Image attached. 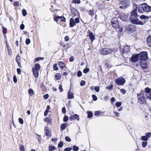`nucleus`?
<instances>
[{
    "mask_svg": "<svg viewBox=\"0 0 151 151\" xmlns=\"http://www.w3.org/2000/svg\"><path fill=\"white\" fill-rule=\"evenodd\" d=\"M20 151H25L24 147L23 145H21L19 147Z\"/></svg>",
    "mask_w": 151,
    "mask_h": 151,
    "instance_id": "obj_35",
    "label": "nucleus"
},
{
    "mask_svg": "<svg viewBox=\"0 0 151 151\" xmlns=\"http://www.w3.org/2000/svg\"><path fill=\"white\" fill-rule=\"evenodd\" d=\"M45 130L46 131V134L48 136L50 137L51 136V132L50 131L48 127H45Z\"/></svg>",
    "mask_w": 151,
    "mask_h": 151,
    "instance_id": "obj_14",
    "label": "nucleus"
},
{
    "mask_svg": "<svg viewBox=\"0 0 151 151\" xmlns=\"http://www.w3.org/2000/svg\"><path fill=\"white\" fill-rule=\"evenodd\" d=\"M85 84V82L83 81H82L81 82L80 85L81 86H84Z\"/></svg>",
    "mask_w": 151,
    "mask_h": 151,
    "instance_id": "obj_62",
    "label": "nucleus"
},
{
    "mask_svg": "<svg viewBox=\"0 0 151 151\" xmlns=\"http://www.w3.org/2000/svg\"><path fill=\"white\" fill-rule=\"evenodd\" d=\"M40 68V65L37 63L35 65V67L32 68V71L33 74L35 77L36 78H37L39 76V73L38 70H39Z\"/></svg>",
    "mask_w": 151,
    "mask_h": 151,
    "instance_id": "obj_3",
    "label": "nucleus"
},
{
    "mask_svg": "<svg viewBox=\"0 0 151 151\" xmlns=\"http://www.w3.org/2000/svg\"><path fill=\"white\" fill-rule=\"evenodd\" d=\"M88 114V118H91L93 116V114L91 112H87Z\"/></svg>",
    "mask_w": 151,
    "mask_h": 151,
    "instance_id": "obj_30",
    "label": "nucleus"
},
{
    "mask_svg": "<svg viewBox=\"0 0 151 151\" xmlns=\"http://www.w3.org/2000/svg\"><path fill=\"white\" fill-rule=\"evenodd\" d=\"M114 50L111 48H104L101 49L100 50V53L104 55H106L113 52Z\"/></svg>",
    "mask_w": 151,
    "mask_h": 151,
    "instance_id": "obj_4",
    "label": "nucleus"
},
{
    "mask_svg": "<svg viewBox=\"0 0 151 151\" xmlns=\"http://www.w3.org/2000/svg\"><path fill=\"white\" fill-rule=\"evenodd\" d=\"M126 29L129 32L131 33L135 31V28L133 25H129L126 27Z\"/></svg>",
    "mask_w": 151,
    "mask_h": 151,
    "instance_id": "obj_9",
    "label": "nucleus"
},
{
    "mask_svg": "<svg viewBox=\"0 0 151 151\" xmlns=\"http://www.w3.org/2000/svg\"><path fill=\"white\" fill-rule=\"evenodd\" d=\"M94 11L92 10H90L89 11V14L92 17L94 15Z\"/></svg>",
    "mask_w": 151,
    "mask_h": 151,
    "instance_id": "obj_31",
    "label": "nucleus"
},
{
    "mask_svg": "<svg viewBox=\"0 0 151 151\" xmlns=\"http://www.w3.org/2000/svg\"><path fill=\"white\" fill-rule=\"evenodd\" d=\"M79 22V20L78 18H76L75 19V23H78Z\"/></svg>",
    "mask_w": 151,
    "mask_h": 151,
    "instance_id": "obj_59",
    "label": "nucleus"
},
{
    "mask_svg": "<svg viewBox=\"0 0 151 151\" xmlns=\"http://www.w3.org/2000/svg\"><path fill=\"white\" fill-rule=\"evenodd\" d=\"M101 114V113L99 111H95L94 114L95 116H98Z\"/></svg>",
    "mask_w": 151,
    "mask_h": 151,
    "instance_id": "obj_44",
    "label": "nucleus"
},
{
    "mask_svg": "<svg viewBox=\"0 0 151 151\" xmlns=\"http://www.w3.org/2000/svg\"><path fill=\"white\" fill-rule=\"evenodd\" d=\"M139 59L138 54L135 55H133L131 58V60L132 62H136Z\"/></svg>",
    "mask_w": 151,
    "mask_h": 151,
    "instance_id": "obj_11",
    "label": "nucleus"
},
{
    "mask_svg": "<svg viewBox=\"0 0 151 151\" xmlns=\"http://www.w3.org/2000/svg\"><path fill=\"white\" fill-rule=\"evenodd\" d=\"M115 81L118 85H123L125 82V80L124 78L119 77L115 79Z\"/></svg>",
    "mask_w": 151,
    "mask_h": 151,
    "instance_id": "obj_7",
    "label": "nucleus"
},
{
    "mask_svg": "<svg viewBox=\"0 0 151 151\" xmlns=\"http://www.w3.org/2000/svg\"><path fill=\"white\" fill-rule=\"evenodd\" d=\"M44 121L47 122V123L51 124V118L50 117H46L44 120Z\"/></svg>",
    "mask_w": 151,
    "mask_h": 151,
    "instance_id": "obj_21",
    "label": "nucleus"
},
{
    "mask_svg": "<svg viewBox=\"0 0 151 151\" xmlns=\"http://www.w3.org/2000/svg\"><path fill=\"white\" fill-rule=\"evenodd\" d=\"M141 139L145 141H146L148 140V139L147 137L145 136H143L142 137Z\"/></svg>",
    "mask_w": 151,
    "mask_h": 151,
    "instance_id": "obj_27",
    "label": "nucleus"
},
{
    "mask_svg": "<svg viewBox=\"0 0 151 151\" xmlns=\"http://www.w3.org/2000/svg\"><path fill=\"white\" fill-rule=\"evenodd\" d=\"M141 67L143 69L146 68L147 65L146 61L141 62Z\"/></svg>",
    "mask_w": 151,
    "mask_h": 151,
    "instance_id": "obj_18",
    "label": "nucleus"
},
{
    "mask_svg": "<svg viewBox=\"0 0 151 151\" xmlns=\"http://www.w3.org/2000/svg\"><path fill=\"white\" fill-rule=\"evenodd\" d=\"M74 117L75 119H76L77 120L79 121V116L77 114H75L74 115Z\"/></svg>",
    "mask_w": 151,
    "mask_h": 151,
    "instance_id": "obj_40",
    "label": "nucleus"
},
{
    "mask_svg": "<svg viewBox=\"0 0 151 151\" xmlns=\"http://www.w3.org/2000/svg\"><path fill=\"white\" fill-rule=\"evenodd\" d=\"M3 32L4 33L6 34L7 33V29L6 28L3 27L2 28Z\"/></svg>",
    "mask_w": 151,
    "mask_h": 151,
    "instance_id": "obj_49",
    "label": "nucleus"
},
{
    "mask_svg": "<svg viewBox=\"0 0 151 151\" xmlns=\"http://www.w3.org/2000/svg\"><path fill=\"white\" fill-rule=\"evenodd\" d=\"M137 96L138 99L141 101L142 103L144 102L145 99V98L143 95L142 94H138Z\"/></svg>",
    "mask_w": 151,
    "mask_h": 151,
    "instance_id": "obj_13",
    "label": "nucleus"
},
{
    "mask_svg": "<svg viewBox=\"0 0 151 151\" xmlns=\"http://www.w3.org/2000/svg\"><path fill=\"white\" fill-rule=\"evenodd\" d=\"M76 25L74 21V19L73 18H71L70 20V27H72Z\"/></svg>",
    "mask_w": 151,
    "mask_h": 151,
    "instance_id": "obj_16",
    "label": "nucleus"
},
{
    "mask_svg": "<svg viewBox=\"0 0 151 151\" xmlns=\"http://www.w3.org/2000/svg\"><path fill=\"white\" fill-rule=\"evenodd\" d=\"M54 21L58 23V21L60 19V20H61L63 22H65V18H64L63 17H59V16H57V17H54Z\"/></svg>",
    "mask_w": 151,
    "mask_h": 151,
    "instance_id": "obj_10",
    "label": "nucleus"
},
{
    "mask_svg": "<svg viewBox=\"0 0 151 151\" xmlns=\"http://www.w3.org/2000/svg\"><path fill=\"white\" fill-rule=\"evenodd\" d=\"M73 149L74 151H78L79 150V148L78 147L74 145L73 147Z\"/></svg>",
    "mask_w": 151,
    "mask_h": 151,
    "instance_id": "obj_32",
    "label": "nucleus"
},
{
    "mask_svg": "<svg viewBox=\"0 0 151 151\" xmlns=\"http://www.w3.org/2000/svg\"><path fill=\"white\" fill-rule=\"evenodd\" d=\"M138 56L140 61H145L148 58L147 53L145 51L142 52L138 54Z\"/></svg>",
    "mask_w": 151,
    "mask_h": 151,
    "instance_id": "obj_5",
    "label": "nucleus"
},
{
    "mask_svg": "<svg viewBox=\"0 0 151 151\" xmlns=\"http://www.w3.org/2000/svg\"><path fill=\"white\" fill-rule=\"evenodd\" d=\"M147 144V141H144L142 142V145L143 147H145Z\"/></svg>",
    "mask_w": 151,
    "mask_h": 151,
    "instance_id": "obj_34",
    "label": "nucleus"
},
{
    "mask_svg": "<svg viewBox=\"0 0 151 151\" xmlns=\"http://www.w3.org/2000/svg\"><path fill=\"white\" fill-rule=\"evenodd\" d=\"M37 138V139H38L39 142H41V137L40 135H38V134H36V135Z\"/></svg>",
    "mask_w": 151,
    "mask_h": 151,
    "instance_id": "obj_48",
    "label": "nucleus"
},
{
    "mask_svg": "<svg viewBox=\"0 0 151 151\" xmlns=\"http://www.w3.org/2000/svg\"><path fill=\"white\" fill-rule=\"evenodd\" d=\"M94 89L96 92H99V91L100 88L99 86H96L94 88Z\"/></svg>",
    "mask_w": 151,
    "mask_h": 151,
    "instance_id": "obj_41",
    "label": "nucleus"
},
{
    "mask_svg": "<svg viewBox=\"0 0 151 151\" xmlns=\"http://www.w3.org/2000/svg\"><path fill=\"white\" fill-rule=\"evenodd\" d=\"M89 70L88 68H85L83 70V73H86L89 71Z\"/></svg>",
    "mask_w": 151,
    "mask_h": 151,
    "instance_id": "obj_54",
    "label": "nucleus"
},
{
    "mask_svg": "<svg viewBox=\"0 0 151 151\" xmlns=\"http://www.w3.org/2000/svg\"><path fill=\"white\" fill-rule=\"evenodd\" d=\"M29 93L30 94V95L32 96L34 94V91H33V90L31 89H30L29 90Z\"/></svg>",
    "mask_w": 151,
    "mask_h": 151,
    "instance_id": "obj_26",
    "label": "nucleus"
},
{
    "mask_svg": "<svg viewBox=\"0 0 151 151\" xmlns=\"http://www.w3.org/2000/svg\"><path fill=\"white\" fill-rule=\"evenodd\" d=\"M59 89L60 91V92H61L63 91V88L62 85H60L59 87Z\"/></svg>",
    "mask_w": 151,
    "mask_h": 151,
    "instance_id": "obj_56",
    "label": "nucleus"
},
{
    "mask_svg": "<svg viewBox=\"0 0 151 151\" xmlns=\"http://www.w3.org/2000/svg\"><path fill=\"white\" fill-rule=\"evenodd\" d=\"M146 97L147 98L151 100V93L147 94Z\"/></svg>",
    "mask_w": 151,
    "mask_h": 151,
    "instance_id": "obj_46",
    "label": "nucleus"
},
{
    "mask_svg": "<svg viewBox=\"0 0 151 151\" xmlns=\"http://www.w3.org/2000/svg\"><path fill=\"white\" fill-rule=\"evenodd\" d=\"M122 104V103L121 102H117L116 103V105L117 107H120Z\"/></svg>",
    "mask_w": 151,
    "mask_h": 151,
    "instance_id": "obj_38",
    "label": "nucleus"
},
{
    "mask_svg": "<svg viewBox=\"0 0 151 151\" xmlns=\"http://www.w3.org/2000/svg\"><path fill=\"white\" fill-rule=\"evenodd\" d=\"M30 42V40L29 39H27L26 40V44L28 45L29 44Z\"/></svg>",
    "mask_w": 151,
    "mask_h": 151,
    "instance_id": "obj_50",
    "label": "nucleus"
},
{
    "mask_svg": "<svg viewBox=\"0 0 151 151\" xmlns=\"http://www.w3.org/2000/svg\"><path fill=\"white\" fill-rule=\"evenodd\" d=\"M139 18L142 19H147L149 18V17L145 15H142L140 16Z\"/></svg>",
    "mask_w": 151,
    "mask_h": 151,
    "instance_id": "obj_23",
    "label": "nucleus"
},
{
    "mask_svg": "<svg viewBox=\"0 0 151 151\" xmlns=\"http://www.w3.org/2000/svg\"><path fill=\"white\" fill-rule=\"evenodd\" d=\"M63 145V143L62 142H60L58 144V147H62Z\"/></svg>",
    "mask_w": 151,
    "mask_h": 151,
    "instance_id": "obj_57",
    "label": "nucleus"
},
{
    "mask_svg": "<svg viewBox=\"0 0 151 151\" xmlns=\"http://www.w3.org/2000/svg\"><path fill=\"white\" fill-rule=\"evenodd\" d=\"M19 123L21 124H22L24 123V121L23 119L21 118L19 119Z\"/></svg>",
    "mask_w": 151,
    "mask_h": 151,
    "instance_id": "obj_47",
    "label": "nucleus"
},
{
    "mask_svg": "<svg viewBox=\"0 0 151 151\" xmlns=\"http://www.w3.org/2000/svg\"><path fill=\"white\" fill-rule=\"evenodd\" d=\"M56 149V148L52 146H50L49 147V151H52Z\"/></svg>",
    "mask_w": 151,
    "mask_h": 151,
    "instance_id": "obj_25",
    "label": "nucleus"
},
{
    "mask_svg": "<svg viewBox=\"0 0 151 151\" xmlns=\"http://www.w3.org/2000/svg\"><path fill=\"white\" fill-rule=\"evenodd\" d=\"M147 42L148 45L151 47V36H149L147 38Z\"/></svg>",
    "mask_w": 151,
    "mask_h": 151,
    "instance_id": "obj_19",
    "label": "nucleus"
},
{
    "mask_svg": "<svg viewBox=\"0 0 151 151\" xmlns=\"http://www.w3.org/2000/svg\"><path fill=\"white\" fill-rule=\"evenodd\" d=\"M53 68L54 70H58V68L57 67V64H55L53 65Z\"/></svg>",
    "mask_w": 151,
    "mask_h": 151,
    "instance_id": "obj_29",
    "label": "nucleus"
},
{
    "mask_svg": "<svg viewBox=\"0 0 151 151\" xmlns=\"http://www.w3.org/2000/svg\"><path fill=\"white\" fill-rule=\"evenodd\" d=\"M138 12L141 13H143V11L146 12H151V7L145 3L141 4L139 7Z\"/></svg>",
    "mask_w": 151,
    "mask_h": 151,
    "instance_id": "obj_1",
    "label": "nucleus"
},
{
    "mask_svg": "<svg viewBox=\"0 0 151 151\" xmlns=\"http://www.w3.org/2000/svg\"><path fill=\"white\" fill-rule=\"evenodd\" d=\"M92 97L94 101H96L97 99V97L96 96V95H92Z\"/></svg>",
    "mask_w": 151,
    "mask_h": 151,
    "instance_id": "obj_52",
    "label": "nucleus"
},
{
    "mask_svg": "<svg viewBox=\"0 0 151 151\" xmlns=\"http://www.w3.org/2000/svg\"><path fill=\"white\" fill-rule=\"evenodd\" d=\"M62 111L63 113H65L66 112V109L65 107H63L62 109Z\"/></svg>",
    "mask_w": 151,
    "mask_h": 151,
    "instance_id": "obj_63",
    "label": "nucleus"
},
{
    "mask_svg": "<svg viewBox=\"0 0 151 151\" xmlns=\"http://www.w3.org/2000/svg\"><path fill=\"white\" fill-rule=\"evenodd\" d=\"M61 75L59 73H57L55 76V77L56 80H60L61 78Z\"/></svg>",
    "mask_w": 151,
    "mask_h": 151,
    "instance_id": "obj_24",
    "label": "nucleus"
},
{
    "mask_svg": "<svg viewBox=\"0 0 151 151\" xmlns=\"http://www.w3.org/2000/svg\"><path fill=\"white\" fill-rule=\"evenodd\" d=\"M68 124L67 123H63L60 126L61 129L62 130H64L66 128Z\"/></svg>",
    "mask_w": 151,
    "mask_h": 151,
    "instance_id": "obj_22",
    "label": "nucleus"
},
{
    "mask_svg": "<svg viewBox=\"0 0 151 151\" xmlns=\"http://www.w3.org/2000/svg\"><path fill=\"white\" fill-rule=\"evenodd\" d=\"M82 75V73L81 71L79 70L78 72L77 76L78 77H80Z\"/></svg>",
    "mask_w": 151,
    "mask_h": 151,
    "instance_id": "obj_51",
    "label": "nucleus"
},
{
    "mask_svg": "<svg viewBox=\"0 0 151 151\" xmlns=\"http://www.w3.org/2000/svg\"><path fill=\"white\" fill-rule=\"evenodd\" d=\"M129 19L131 22L133 24L141 25H143L144 24L142 22L139 21L138 19H133L132 17H130Z\"/></svg>",
    "mask_w": 151,
    "mask_h": 151,
    "instance_id": "obj_8",
    "label": "nucleus"
},
{
    "mask_svg": "<svg viewBox=\"0 0 151 151\" xmlns=\"http://www.w3.org/2000/svg\"><path fill=\"white\" fill-rule=\"evenodd\" d=\"M130 1L129 0H119V6L120 9H124L130 6Z\"/></svg>",
    "mask_w": 151,
    "mask_h": 151,
    "instance_id": "obj_2",
    "label": "nucleus"
},
{
    "mask_svg": "<svg viewBox=\"0 0 151 151\" xmlns=\"http://www.w3.org/2000/svg\"><path fill=\"white\" fill-rule=\"evenodd\" d=\"M68 117L67 116H65L64 117L63 119V121L65 122H67L68 120Z\"/></svg>",
    "mask_w": 151,
    "mask_h": 151,
    "instance_id": "obj_36",
    "label": "nucleus"
},
{
    "mask_svg": "<svg viewBox=\"0 0 151 151\" xmlns=\"http://www.w3.org/2000/svg\"><path fill=\"white\" fill-rule=\"evenodd\" d=\"M113 113L116 116H119V114L118 112L116 111H114Z\"/></svg>",
    "mask_w": 151,
    "mask_h": 151,
    "instance_id": "obj_64",
    "label": "nucleus"
},
{
    "mask_svg": "<svg viewBox=\"0 0 151 151\" xmlns=\"http://www.w3.org/2000/svg\"><path fill=\"white\" fill-rule=\"evenodd\" d=\"M73 2L75 4H79L81 3V1L78 0H73Z\"/></svg>",
    "mask_w": 151,
    "mask_h": 151,
    "instance_id": "obj_39",
    "label": "nucleus"
},
{
    "mask_svg": "<svg viewBox=\"0 0 151 151\" xmlns=\"http://www.w3.org/2000/svg\"><path fill=\"white\" fill-rule=\"evenodd\" d=\"M24 25L23 24H22L20 26V28L22 30L24 28Z\"/></svg>",
    "mask_w": 151,
    "mask_h": 151,
    "instance_id": "obj_61",
    "label": "nucleus"
},
{
    "mask_svg": "<svg viewBox=\"0 0 151 151\" xmlns=\"http://www.w3.org/2000/svg\"><path fill=\"white\" fill-rule=\"evenodd\" d=\"M111 24L114 28L116 29L119 27V25L117 18H114L113 19L111 22Z\"/></svg>",
    "mask_w": 151,
    "mask_h": 151,
    "instance_id": "obj_6",
    "label": "nucleus"
},
{
    "mask_svg": "<svg viewBox=\"0 0 151 151\" xmlns=\"http://www.w3.org/2000/svg\"><path fill=\"white\" fill-rule=\"evenodd\" d=\"M49 96L48 94H46L43 96V98L45 99H46L49 97Z\"/></svg>",
    "mask_w": 151,
    "mask_h": 151,
    "instance_id": "obj_58",
    "label": "nucleus"
},
{
    "mask_svg": "<svg viewBox=\"0 0 151 151\" xmlns=\"http://www.w3.org/2000/svg\"><path fill=\"white\" fill-rule=\"evenodd\" d=\"M121 92L123 94H125L126 93V91L125 90L123 89H122L120 90Z\"/></svg>",
    "mask_w": 151,
    "mask_h": 151,
    "instance_id": "obj_60",
    "label": "nucleus"
},
{
    "mask_svg": "<svg viewBox=\"0 0 151 151\" xmlns=\"http://www.w3.org/2000/svg\"><path fill=\"white\" fill-rule=\"evenodd\" d=\"M8 53L9 55L11 56L12 54V50H11L8 49Z\"/></svg>",
    "mask_w": 151,
    "mask_h": 151,
    "instance_id": "obj_55",
    "label": "nucleus"
},
{
    "mask_svg": "<svg viewBox=\"0 0 151 151\" xmlns=\"http://www.w3.org/2000/svg\"><path fill=\"white\" fill-rule=\"evenodd\" d=\"M16 60L17 62H21L20 57L18 55L17 56L16 58Z\"/></svg>",
    "mask_w": 151,
    "mask_h": 151,
    "instance_id": "obj_37",
    "label": "nucleus"
},
{
    "mask_svg": "<svg viewBox=\"0 0 151 151\" xmlns=\"http://www.w3.org/2000/svg\"><path fill=\"white\" fill-rule=\"evenodd\" d=\"M13 81L14 82V83H16L17 82V77H16V76L14 75V76L13 78Z\"/></svg>",
    "mask_w": 151,
    "mask_h": 151,
    "instance_id": "obj_45",
    "label": "nucleus"
},
{
    "mask_svg": "<svg viewBox=\"0 0 151 151\" xmlns=\"http://www.w3.org/2000/svg\"><path fill=\"white\" fill-rule=\"evenodd\" d=\"M68 98L69 99H72L74 98L73 93L70 91L68 92Z\"/></svg>",
    "mask_w": 151,
    "mask_h": 151,
    "instance_id": "obj_20",
    "label": "nucleus"
},
{
    "mask_svg": "<svg viewBox=\"0 0 151 151\" xmlns=\"http://www.w3.org/2000/svg\"><path fill=\"white\" fill-rule=\"evenodd\" d=\"M58 64L59 66L62 69H63L65 66V64L61 61H59L58 62Z\"/></svg>",
    "mask_w": 151,
    "mask_h": 151,
    "instance_id": "obj_17",
    "label": "nucleus"
},
{
    "mask_svg": "<svg viewBox=\"0 0 151 151\" xmlns=\"http://www.w3.org/2000/svg\"><path fill=\"white\" fill-rule=\"evenodd\" d=\"M145 135L147 136V138L150 137L151 136V133L150 132H148L145 134Z\"/></svg>",
    "mask_w": 151,
    "mask_h": 151,
    "instance_id": "obj_53",
    "label": "nucleus"
},
{
    "mask_svg": "<svg viewBox=\"0 0 151 151\" xmlns=\"http://www.w3.org/2000/svg\"><path fill=\"white\" fill-rule=\"evenodd\" d=\"M22 13L24 17L27 14V11L25 9H23L22 10Z\"/></svg>",
    "mask_w": 151,
    "mask_h": 151,
    "instance_id": "obj_33",
    "label": "nucleus"
},
{
    "mask_svg": "<svg viewBox=\"0 0 151 151\" xmlns=\"http://www.w3.org/2000/svg\"><path fill=\"white\" fill-rule=\"evenodd\" d=\"M131 17H134L135 18L137 17H138L137 13V9H134L132 12L131 13Z\"/></svg>",
    "mask_w": 151,
    "mask_h": 151,
    "instance_id": "obj_12",
    "label": "nucleus"
},
{
    "mask_svg": "<svg viewBox=\"0 0 151 151\" xmlns=\"http://www.w3.org/2000/svg\"><path fill=\"white\" fill-rule=\"evenodd\" d=\"M65 139L66 141L69 142L71 141V139L68 136H67L65 137Z\"/></svg>",
    "mask_w": 151,
    "mask_h": 151,
    "instance_id": "obj_42",
    "label": "nucleus"
},
{
    "mask_svg": "<svg viewBox=\"0 0 151 151\" xmlns=\"http://www.w3.org/2000/svg\"><path fill=\"white\" fill-rule=\"evenodd\" d=\"M72 149L71 147H67L64 149V151H70Z\"/></svg>",
    "mask_w": 151,
    "mask_h": 151,
    "instance_id": "obj_43",
    "label": "nucleus"
},
{
    "mask_svg": "<svg viewBox=\"0 0 151 151\" xmlns=\"http://www.w3.org/2000/svg\"><path fill=\"white\" fill-rule=\"evenodd\" d=\"M145 91L146 93H149L150 92L151 89L148 87H147L145 89Z\"/></svg>",
    "mask_w": 151,
    "mask_h": 151,
    "instance_id": "obj_28",
    "label": "nucleus"
},
{
    "mask_svg": "<svg viewBox=\"0 0 151 151\" xmlns=\"http://www.w3.org/2000/svg\"><path fill=\"white\" fill-rule=\"evenodd\" d=\"M89 36L91 40V42H92L95 39V37L94 35L92 32H90L89 34Z\"/></svg>",
    "mask_w": 151,
    "mask_h": 151,
    "instance_id": "obj_15",
    "label": "nucleus"
}]
</instances>
